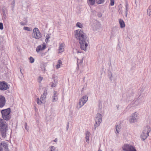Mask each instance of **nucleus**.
Instances as JSON below:
<instances>
[{
  "instance_id": "nucleus-1",
  "label": "nucleus",
  "mask_w": 151,
  "mask_h": 151,
  "mask_svg": "<svg viewBox=\"0 0 151 151\" xmlns=\"http://www.w3.org/2000/svg\"><path fill=\"white\" fill-rule=\"evenodd\" d=\"M74 36L80 44V47L82 50L87 51V48L89 43V39L83 30L78 29L75 31Z\"/></svg>"
},
{
  "instance_id": "nucleus-2",
  "label": "nucleus",
  "mask_w": 151,
  "mask_h": 151,
  "mask_svg": "<svg viewBox=\"0 0 151 151\" xmlns=\"http://www.w3.org/2000/svg\"><path fill=\"white\" fill-rule=\"evenodd\" d=\"M8 125L6 121L4 119H0V131L2 137H5L6 134V132L7 130Z\"/></svg>"
},
{
  "instance_id": "nucleus-3",
  "label": "nucleus",
  "mask_w": 151,
  "mask_h": 151,
  "mask_svg": "<svg viewBox=\"0 0 151 151\" xmlns=\"http://www.w3.org/2000/svg\"><path fill=\"white\" fill-rule=\"evenodd\" d=\"M11 111V109L9 108L1 110V113L3 119L8 121L11 118L10 115Z\"/></svg>"
},
{
  "instance_id": "nucleus-4",
  "label": "nucleus",
  "mask_w": 151,
  "mask_h": 151,
  "mask_svg": "<svg viewBox=\"0 0 151 151\" xmlns=\"http://www.w3.org/2000/svg\"><path fill=\"white\" fill-rule=\"evenodd\" d=\"M150 131V128L148 126H146L144 127L140 136L142 140H144L147 137Z\"/></svg>"
},
{
  "instance_id": "nucleus-5",
  "label": "nucleus",
  "mask_w": 151,
  "mask_h": 151,
  "mask_svg": "<svg viewBox=\"0 0 151 151\" xmlns=\"http://www.w3.org/2000/svg\"><path fill=\"white\" fill-rule=\"evenodd\" d=\"M102 116L99 113H98L95 118V123L93 127L94 130H95L96 127H98L102 121Z\"/></svg>"
},
{
  "instance_id": "nucleus-6",
  "label": "nucleus",
  "mask_w": 151,
  "mask_h": 151,
  "mask_svg": "<svg viewBox=\"0 0 151 151\" xmlns=\"http://www.w3.org/2000/svg\"><path fill=\"white\" fill-rule=\"evenodd\" d=\"M32 37L33 38L37 40H39L42 37L41 34L37 28H35L33 29Z\"/></svg>"
},
{
  "instance_id": "nucleus-7",
  "label": "nucleus",
  "mask_w": 151,
  "mask_h": 151,
  "mask_svg": "<svg viewBox=\"0 0 151 151\" xmlns=\"http://www.w3.org/2000/svg\"><path fill=\"white\" fill-rule=\"evenodd\" d=\"M88 100V97L86 95L83 96L81 99H79L78 106H79V108L81 107Z\"/></svg>"
},
{
  "instance_id": "nucleus-8",
  "label": "nucleus",
  "mask_w": 151,
  "mask_h": 151,
  "mask_svg": "<svg viewBox=\"0 0 151 151\" xmlns=\"http://www.w3.org/2000/svg\"><path fill=\"white\" fill-rule=\"evenodd\" d=\"M9 88L8 84L6 82L3 81L0 82V89L2 91H5Z\"/></svg>"
},
{
  "instance_id": "nucleus-9",
  "label": "nucleus",
  "mask_w": 151,
  "mask_h": 151,
  "mask_svg": "<svg viewBox=\"0 0 151 151\" xmlns=\"http://www.w3.org/2000/svg\"><path fill=\"white\" fill-rule=\"evenodd\" d=\"M130 117L131 118L129 119V122L130 123H133L137 121V115L136 112L134 113Z\"/></svg>"
},
{
  "instance_id": "nucleus-10",
  "label": "nucleus",
  "mask_w": 151,
  "mask_h": 151,
  "mask_svg": "<svg viewBox=\"0 0 151 151\" xmlns=\"http://www.w3.org/2000/svg\"><path fill=\"white\" fill-rule=\"evenodd\" d=\"M6 104V99L3 96L0 95V108L3 107Z\"/></svg>"
},
{
  "instance_id": "nucleus-11",
  "label": "nucleus",
  "mask_w": 151,
  "mask_h": 151,
  "mask_svg": "<svg viewBox=\"0 0 151 151\" xmlns=\"http://www.w3.org/2000/svg\"><path fill=\"white\" fill-rule=\"evenodd\" d=\"M42 47L41 45H40L37 46L36 49V51L37 52H39L40 51L44 50L46 48V46L44 44L42 45Z\"/></svg>"
},
{
  "instance_id": "nucleus-12",
  "label": "nucleus",
  "mask_w": 151,
  "mask_h": 151,
  "mask_svg": "<svg viewBox=\"0 0 151 151\" xmlns=\"http://www.w3.org/2000/svg\"><path fill=\"white\" fill-rule=\"evenodd\" d=\"M64 44L63 43L60 44V46L58 49L59 53L62 52L64 51Z\"/></svg>"
},
{
  "instance_id": "nucleus-13",
  "label": "nucleus",
  "mask_w": 151,
  "mask_h": 151,
  "mask_svg": "<svg viewBox=\"0 0 151 151\" xmlns=\"http://www.w3.org/2000/svg\"><path fill=\"white\" fill-rule=\"evenodd\" d=\"M53 93L54 95L52 96V97L53 98V99L52 100V102L56 101L58 99L57 95V91H54L53 92Z\"/></svg>"
},
{
  "instance_id": "nucleus-14",
  "label": "nucleus",
  "mask_w": 151,
  "mask_h": 151,
  "mask_svg": "<svg viewBox=\"0 0 151 151\" xmlns=\"http://www.w3.org/2000/svg\"><path fill=\"white\" fill-rule=\"evenodd\" d=\"M1 11L4 17H6V13L7 12V9L5 7H4L2 8Z\"/></svg>"
},
{
  "instance_id": "nucleus-15",
  "label": "nucleus",
  "mask_w": 151,
  "mask_h": 151,
  "mask_svg": "<svg viewBox=\"0 0 151 151\" xmlns=\"http://www.w3.org/2000/svg\"><path fill=\"white\" fill-rule=\"evenodd\" d=\"M0 146L2 147V146L4 147L6 150H8V144L5 142H2L0 143Z\"/></svg>"
},
{
  "instance_id": "nucleus-16",
  "label": "nucleus",
  "mask_w": 151,
  "mask_h": 151,
  "mask_svg": "<svg viewBox=\"0 0 151 151\" xmlns=\"http://www.w3.org/2000/svg\"><path fill=\"white\" fill-rule=\"evenodd\" d=\"M47 94V91H45L43 93V94L41 95L40 97V99L42 100V101H44V99H45L46 98V95Z\"/></svg>"
},
{
  "instance_id": "nucleus-17",
  "label": "nucleus",
  "mask_w": 151,
  "mask_h": 151,
  "mask_svg": "<svg viewBox=\"0 0 151 151\" xmlns=\"http://www.w3.org/2000/svg\"><path fill=\"white\" fill-rule=\"evenodd\" d=\"M119 22L121 28H123L125 27L124 22L122 19H119Z\"/></svg>"
},
{
  "instance_id": "nucleus-18",
  "label": "nucleus",
  "mask_w": 151,
  "mask_h": 151,
  "mask_svg": "<svg viewBox=\"0 0 151 151\" xmlns=\"http://www.w3.org/2000/svg\"><path fill=\"white\" fill-rule=\"evenodd\" d=\"M125 7H126V9L125 11V16L126 17H127L128 12V9H129V6L128 5V4L127 3V1L126 2V5H125Z\"/></svg>"
},
{
  "instance_id": "nucleus-19",
  "label": "nucleus",
  "mask_w": 151,
  "mask_h": 151,
  "mask_svg": "<svg viewBox=\"0 0 151 151\" xmlns=\"http://www.w3.org/2000/svg\"><path fill=\"white\" fill-rule=\"evenodd\" d=\"M129 145H125L122 147V149L123 150L128 151Z\"/></svg>"
},
{
  "instance_id": "nucleus-20",
  "label": "nucleus",
  "mask_w": 151,
  "mask_h": 151,
  "mask_svg": "<svg viewBox=\"0 0 151 151\" xmlns=\"http://www.w3.org/2000/svg\"><path fill=\"white\" fill-rule=\"evenodd\" d=\"M128 151H137L134 147L131 145H129Z\"/></svg>"
},
{
  "instance_id": "nucleus-21",
  "label": "nucleus",
  "mask_w": 151,
  "mask_h": 151,
  "mask_svg": "<svg viewBox=\"0 0 151 151\" xmlns=\"http://www.w3.org/2000/svg\"><path fill=\"white\" fill-rule=\"evenodd\" d=\"M37 102L38 104H41V103H43V101L42 100H40L39 98H37Z\"/></svg>"
},
{
  "instance_id": "nucleus-22",
  "label": "nucleus",
  "mask_w": 151,
  "mask_h": 151,
  "mask_svg": "<svg viewBox=\"0 0 151 151\" xmlns=\"http://www.w3.org/2000/svg\"><path fill=\"white\" fill-rule=\"evenodd\" d=\"M105 0H96V3L98 4H103Z\"/></svg>"
},
{
  "instance_id": "nucleus-23",
  "label": "nucleus",
  "mask_w": 151,
  "mask_h": 151,
  "mask_svg": "<svg viewBox=\"0 0 151 151\" xmlns=\"http://www.w3.org/2000/svg\"><path fill=\"white\" fill-rule=\"evenodd\" d=\"M120 125H116V129L117 133H119L120 131Z\"/></svg>"
},
{
  "instance_id": "nucleus-24",
  "label": "nucleus",
  "mask_w": 151,
  "mask_h": 151,
  "mask_svg": "<svg viewBox=\"0 0 151 151\" xmlns=\"http://www.w3.org/2000/svg\"><path fill=\"white\" fill-rule=\"evenodd\" d=\"M76 26L80 28H82L83 27V25L80 22H78L76 23Z\"/></svg>"
},
{
  "instance_id": "nucleus-25",
  "label": "nucleus",
  "mask_w": 151,
  "mask_h": 151,
  "mask_svg": "<svg viewBox=\"0 0 151 151\" xmlns=\"http://www.w3.org/2000/svg\"><path fill=\"white\" fill-rule=\"evenodd\" d=\"M25 30H27L29 31H31L32 30V28L27 27H24L23 28Z\"/></svg>"
},
{
  "instance_id": "nucleus-26",
  "label": "nucleus",
  "mask_w": 151,
  "mask_h": 151,
  "mask_svg": "<svg viewBox=\"0 0 151 151\" xmlns=\"http://www.w3.org/2000/svg\"><path fill=\"white\" fill-rule=\"evenodd\" d=\"M89 3L91 5H93L95 4V0H88Z\"/></svg>"
},
{
  "instance_id": "nucleus-27",
  "label": "nucleus",
  "mask_w": 151,
  "mask_h": 151,
  "mask_svg": "<svg viewBox=\"0 0 151 151\" xmlns=\"http://www.w3.org/2000/svg\"><path fill=\"white\" fill-rule=\"evenodd\" d=\"M50 151H56V148L53 146L50 147Z\"/></svg>"
},
{
  "instance_id": "nucleus-28",
  "label": "nucleus",
  "mask_w": 151,
  "mask_h": 151,
  "mask_svg": "<svg viewBox=\"0 0 151 151\" xmlns=\"http://www.w3.org/2000/svg\"><path fill=\"white\" fill-rule=\"evenodd\" d=\"M34 59L32 57H31L29 58V61L31 63H32L34 62Z\"/></svg>"
},
{
  "instance_id": "nucleus-29",
  "label": "nucleus",
  "mask_w": 151,
  "mask_h": 151,
  "mask_svg": "<svg viewBox=\"0 0 151 151\" xmlns=\"http://www.w3.org/2000/svg\"><path fill=\"white\" fill-rule=\"evenodd\" d=\"M43 79V77L41 76H39L38 79V81L39 83H40L41 81Z\"/></svg>"
},
{
  "instance_id": "nucleus-30",
  "label": "nucleus",
  "mask_w": 151,
  "mask_h": 151,
  "mask_svg": "<svg viewBox=\"0 0 151 151\" xmlns=\"http://www.w3.org/2000/svg\"><path fill=\"white\" fill-rule=\"evenodd\" d=\"M110 4L111 6H112L114 5V0H110Z\"/></svg>"
},
{
  "instance_id": "nucleus-31",
  "label": "nucleus",
  "mask_w": 151,
  "mask_h": 151,
  "mask_svg": "<svg viewBox=\"0 0 151 151\" xmlns=\"http://www.w3.org/2000/svg\"><path fill=\"white\" fill-rule=\"evenodd\" d=\"M3 29V26L2 23H0V29L2 30Z\"/></svg>"
},
{
  "instance_id": "nucleus-32",
  "label": "nucleus",
  "mask_w": 151,
  "mask_h": 151,
  "mask_svg": "<svg viewBox=\"0 0 151 151\" xmlns=\"http://www.w3.org/2000/svg\"><path fill=\"white\" fill-rule=\"evenodd\" d=\"M90 134V133L88 132L87 131L86 134V137H89Z\"/></svg>"
},
{
  "instance_id": "nucleus-33",
  "label": "nucleus",
  "mask_w": 151,
  "mask_h": 151,
  "mask_svg": "<svg viewBox=\"0 0 151 151\" xmlns=\"http://www.w3.org/2000/svg\"><path fill=\"white\" fill-rule=\"evenodd\" d=\"M56 83H52L51 85V86L52 88L55 87L56 86Z\"/></svg>"
},
{
  "instance_id": "nucleus-34",
  "label": "nucleus",
  "mask_w": 151,
  "mask_h": 151,
  "mask_svg": "<svg viewBox=\"0 0 151 151\" xmlns=\"http://www.w3.org/2000/svg\"><path fill=\"white\" fill-rule=\"evenodd\" d=\"M97 16L99 17H101L102 16V14L100 12H99L97 14Z\"/></svg>"
},
{
  "instance_id": "nucleus-35",
  "label": "nucleus",
  "mask_w": 151,
  "mask_h": 151,
  "mask_svg": "<svg viewBox=\"0 0 151 151\" xmlns=\"http://www.w3.org/2000/svg\"><path fill=\"white\" fill-rule=\"evenodd\" d=\"M150 10H151V6H149V8L148 9H147V13H148V14H150V13H149V11Z\"/></svg>"
},
{
  "instance_id": "nucleus-36",
  "label": "nucleus",
  "mask_w": 151,
  "mask_h": 151,
  "mask_svg": "<svg viewBox=\"0 0 151 151\" xmlns=\"http://www.w3.org/2000/svg\"><path fill=\"white\" fill-rule=\"evenodd\" d=\"M86 141L87 142H88L89 141V137H86Z\"/></svg>"
},
{
  "instance_id": "nucleus-37",
  "label": "nucleus",
  "mask_w": 151,
  "mask_h": 151,
  "mask_svg": "<svg viewBox=\"0 0 151 151\" xmlns=\"http://www.w3.org/2000/svg\"><path fill=\"white\" fill-rule=\"evenodd\" d=\"M46 39H47V40H49V39L50 38V36L49 34H47V35H46Z\"/></svg>"
},
{
  "instance_id": "nucleus-38",
  "label": "nucleus",
  "mask_w": 151,
  "mask_h": 151,
  "mask_svg": "<svg viewBox=\"0 0 151 151\" xmlns=\"http://www.w3.org/2000/svg\"><path fill=\"white\" fill-rule=\"evenodd\" d=\"M58 64H59V65H60V64L62 65V62L61 60H58Z\"/></svg>"
},
{
  "instance_id": "nucleus-39",
  "label": "nucleus",
  "mask_w": 151,
  "mask_h": 151,
  "mask_svg": "<svg viewBox=\"0 0 151 151\" xmlns=\"http://www.w3.org/2000/svg\"><path fill=\"white\" fill-rule=\"evenodd\" d=\"M60 67V65H59V64H58L57 65H56V68L57 69H58Z\"/></svg>"
},
{
  "instance_id": "nucleus-40",
  "label": "nucleus",
  "mask_w": 151,
  "mask_h": 151,
  "mask_svg": "<svg viewBox=\"0 0 151 151\" xmlns=\"http://www.w3.org/2000/svg\"><path fill=\"white\" fill-rule=\"evenodd\" d=\"M25 129L28 131V128L27 127V123L25 124Z\"/></svg>"
},
{
  "instance_id": "nucleus-41",
  "label": "nucleus",
  "mask_w": 151,
  "mask_h": 151,
  "mask_svg": "<svg viewBox=\"0 0 151 151\" xmlns=\"http://www.w3.org/2000/svg\"><path fill=\"white\" fill-rule=\"evenodd\" d=\"M20 23V24L21 25H23V26L25 25L26 24V23L22 22H21Z\"/></svg>"
},
{
  "instance_id": "nucleus-42",
  "label": "nucleus",
  "mask_w": 151,
  "mask_h": 151,
  "mask_svg": "<svg viewBox=\"0 0 151 151\" xmlns=\"http://www.w3.org/2000/svg\"><path fill=\"white\" fill-rule=\"evenodd\" d=\"M69 127V122H68L67 124V130H68V128Z\"/></svg>"
},
{
  "instance_id": "nucleus-43",
  "label": "nucleus",
  "mask_w": 151,
  "mask_h": 151,
  "mask_svg": "<svg viewBox=\"0 0 151 151\" xmlns=\"http://www.w3.org/2000/svg\"><path fill=\"white\" fill-rule=\"evenodd\" d=\"M149 13H150V14H148V13H147V14H148L149 16H150L151 15V10H150V11H149Z\"/></svg>"
},
{
  "instance_id": "nucleus-44",
  "label": "nucleus",
  "mask_w": 151,
  "mask_h": 151,
  "mask_svg": "<svg viewBox=\"0 0 151 151\" xmlns=\"http://www.w3.org/2000/svg\"><path fill=\"white\" fill-rule=\"evenodd\" d=\"M53 141L55 142H57V138L55 139Z\"/></svg>"
},
{
  "instance_id": "nucleus-45",
  "label": "nucleus",
  "mask_w": 151,
  "mask_h": 151,
  "mask_svg": "<svg viewBox=\"0 0 151 151\" xmlns=\"http://www.w3.org/2000/svg\"><path fill=\"white\" fill-rule=\"evenodd\" d=\"M20 72L22 74V71H21V67H20Z\"/></svg>"
},
{
  "instance_id": "nucleus-46",
  "label": "nucleus",
  "mask_w": 151,
  "mask_h": 151,
  "mask_svg": "<svg viewBox=\"0 0 151 151\" xmlns=\"http://www.w3.org/2000/svg\"><path fill=\"white\" fill-rule=\"evenodd\" d=\"M112 75L111 74V76L109 77L110 79L111 80V78H112Z\"/></svg>"
},
{
  "instance_id": "nucleus-47",
  "label": "nucleus",
  "mask_w": 151,
  "mask_h": 151,
  "mask_svg": "<svg viewBox=\"0 0 151 151\" xmlns=\"http://www.w3.org/2000/svg\"><path fill=\"white\" fill-rule=\"evenodd\" d=\"M45 42H47L48 41V40H47V39L46 38V39L45 40Z\"/></svg>"
},
{
  "instance_id": "nucleus-48",
  "label": "nucleus",
  "mask_w": 151,
  "mask_h": 151,
  "mask_svg": "<svg viewBox=\"0 0 151 151\" xmlns=\"http://www.w3.org/2000/svg\"><path fill=\"white\" fill-rule=\"evenodd\" d=\"M6 151H9V149H8V150H6Z\"/></svg>"
},
{
  "instance_id": "nucleus-49",
  "label": "nucleus",
  "mask_w": 151,
  "mask_h": 151,
  "mask_svg": "<svg viewBox=\"0 0 151 151\" xmlns=\"http://www.w3.org/2000/svg\"><path fill=\"white\" fill-rule=\"evenodd\" d=\"M83 88L82 89V91H83Z\"/></svg>"
},
{
  "instance_id": "nucleus-50",
  "label": "nucleus",
  "mask_w": 151,
  "mask_h": 151,
  "mask_svg": "<svg viewBox=\"0 0 151 151\" xmlns=\"http://www.w3.org/2000/svg\"><path fill=\"white\" fill-rule=\"evenodd\" d=\"M98 151H101V150H99Z\"/></svg>"
},
{
  "instance_id": "nucleus-51",
  "label": "nucleus",
  "mask_w": 151,
  "mask_h": 151,
  "mask_svg": "<svg viewBox=\"0 0 151 151\" xmlns=\"http://www.w3.org/2000/svg\"><path fill=\"white\" fill-rule=\"evenodd\" d=\"M138 102V101H134V102Z\"/></svg>"
},
{
  "instance_id": "nucleus-52",
  "label": "nucleus",
  "mask_w": 151,
  "mask_h": 151,
  "mask_svg": "<svg viewBox=\"0 0 151 151\" xmlns=\"http://www.w3.org/2000/svg\"><path fill=\"white\" fill-rule=\"evenodd\" d=\"M44 71H45V68H44Z\"/></svg>"
},
{
  "instance_id": "nucleus-53",
  "label": "nucleus",
  "mask_w": 151,
  "mask_h": 151,
  "mask_svg": "<svg viewBox=\"0 0 151 151\" xmlns=\"http://www.w3.org/2000/svg\"><path fill=\"white\" fill-rule=\"evenodd\" d=\"M80 52L79 51L77 52V53H79Z\"/></svg>"
},
{
  "instance_id": "nucleus-54",
  "label": "nucleus",
  "mask_w": 151,
  "mask_h": 151,
  "mask_svg": "<svg viewBox=\"0 0 151 151\" xmlns=\"http://www.w3.org/2000/svg\"><path fill=\"white\" fill-rule=\"evenodd\" d=\"M138 104H136V105H137Z\"/></svg>"
},
{
  "instance_id": "nucleus-55",
  "label": "nucleus",
  "mask_w": 151,
  "mask_h": 151,
  "mask_svg": "<svg viewBox=\"0 0 151 151\" xmlns=\"http://www.w3.org/2000/svg\"><path fill=\"white\" fill-rule=\"evenodd\" d=\"M120 8H119V10H120Z\"/></svg>"
}]
</instances>
